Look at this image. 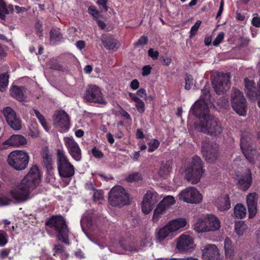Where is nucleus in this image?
I'll use <instances>...</instances> for the list:
<instances>
[{"label": "nucleus", "instance_id": "c85d7f7f", "mask_svg": "<svg viewBox=\"0 0 260 260\" xmlns=\"http://www.w3.org/2000/svg\"><path fill=\"white\" fill-rule=\"evenodd\" d=\"M224 248L226 257L233 258L234 256L235 247L232 241L228 237L224 240Z\"/></svg>", "mask_w": 260, "mask_h": 260}, {"label": "nucleus", "instance_id": "9d476101", "mask_svg": "<svg viewBox=\"0 0 260 260\" xmlns=\"http://www.w3.org/2000/svg\"><path fill=\"white\" fill-rule=\"evenodd\" d=\"M175 242L176 248L180 252H191L196 246L193 238L187 233L181 234L176 239Z\"/></svg>", "mask_w": 260, "mask_h": 260}, {"label": "nucleus", "instance_id": "58836bf2", "mask_svg": "<svg viewBox=\"0 0 260 260\" xmlns=\"http://www.w3.org/2000/svg\"><path fill=\"white\" fill-rule=\"evenodd\" d=\"M41 156L44 162H51L52 161V154L47 147H45L42 149Z\"/></svg>", "mask_w": 260, "mask_h": 260}, {"label": "nucleus", "instance_id": "423d86ee", "mask_svg": "<svg viewBox=\"0 0 260 260\" xmlns=\"http://www.w3.org/2000/svg\"><path fill=\"white\" fill-rule=\"evenodd\" d=\"M109 202L112 206H121L129 203V196L126 190L121 186H115L110 190Z\"/></svg>", "mask_w": 260, "mask_h": 260}, {"label": "nucleus", "instance_id": "a19ab883", "mask_svg": "<svg viewBox=\"0 0 260 260\" xmlns=\"http://www.w3.org/2000/svg\"><path fill=\"white\" fill-rule=\"evenodd\" d=\"M12 124L8 123V124L14 130H20L22 128L21 121L19 117L15 115V117L12 118L10 120Z\"/></svg>", "mask_w": 260, "mask_h": 260}, {"label": "nucleus", "instance_id": "6e6d98bb", "mask_svg": "<svg viewBox=\"0 0 260 260\" xmlns=\"http://www.w3.org/2000/svg\"><path fill=\"white\" fill-rule=\"evenodd\" d=\"M135 103L137 110L141 113H143L145 111L144 103L140 99Z\"/></svg>", "mask_w": 260, "mask_h": 260}, {"label": "nucleus", "instance_id": "4be33fe9", "mask_svg": "<svg viewBox=\"0 0 260 260\" xmlns=\"http://www.w3.org/2000/svg\"><path fill=\"white\" fill-rule=\"evenodd\" d=\"M26 143L27 140L24 136L20 135H13L6 140L3 143V145L12 147H20Z\"/></svg>", "mask_w": 260, "mask_h": 260}, {"label": "nucleus", "instance_id": "7c9ffc66", "mask_svg": "<svg viewBox=\"0 0 260 260\" xmlns=\"http://www.w3.org/2000/svg\"><path fill=\"white\" fill-rule=\"evenodd\" d=\"M167 210L159 203L156 206L153 211L152 220L153 222H157L165 213Z\"/></svg>", "mask_w": 260, "mask_h": 260}, {"label": "nucleus", "instance_id": "6ab92c4d", "mask_svg": "<svg viewBox=\"0 0 260 260\" xmlns=\"http://www.w3.org/2000/svg\"><path fill=\"white\" fill-rule=\"evenodd\" d=\"M202 256L204 260H215L218 257L219 253L216 246L213 244H207L201 247Z\"/></svg>", "mask_w": 260, "mask_h": 260}, {"label": "nucleus", "instance_id": "c9c22d12", "mask_svg": "<svg viewBox=\"0 0 260 260\" xmlns=\"http://www.w3.org/2000/svg\"><path fill=\"white\" fill-rule=\"evenodd\" d=\"M63 140L65 146L68 151H71L73 149H75L76 148L79 147L78 143L75 141L72 137H64Z\"/></svg>", "mask_w": 260, "mask_h": 260}, {"label": "nucleus", "instance_id": "de8ad7c7", "mask_svg": "<svg viewBox=\"0 0 260 260\" xmlns=\"http://www.w3.org/2000/svg\"><path fill=\"white\" fill-rule=\"evenodd\" d=\"M185 89L186 90H189L193 84V79L192 76L186 74L185 78Z\"/></svg>", "mask_w": 260, "mask_h": 260}, {"label": "nucleus", "instance_id": "aec40b11", "mask_svg": "<svg viewBox=\"0 0 260 260\" xmlns=\"http://www.w3.org/2000/svg\"><path fill=\"white\" fill-rule=\"evenodd\" d=\"M257 199L258 194L256 192L250 193L246 197V203L250 218L253 217L256 213Z\"/></svg>", "mask_w": 260, "mask_h": 260}, {"label": "nucleus", "instance_id": "dca6fc26", "mask_svg": "<svg viewBox=\"0 0 260 260\" xmlns=\"http://www.w3.org/2000/svg\"><path fill=\"white\" fill-rule=\"evenodd\" d=\"M238 179V185L242 190H246L251 185L252 176L249 169L243 170L236 174Z\"/></svg>", "mask_w": 260, "mask_h": 260}, {"label": "nucleus", "instance_id": "4468645a", "mask_svg": "<svg viewBox=\"0 0 260 260\" xmlns=\"http://www.w3.org/2000/svg\"><path fill=\"white\" fill-rule=\"evenodd\" d=\"M54 124L60 128L62 132L67 131L70 127V120L69 115L63 110L55 111L54 114Z\"/></svg>", "mask_w": 260, "mask_h": 260}, {"label": "nucleus", "instance_id": "bf43d9fd", "mask_svg": "<svg viewBox=\"0 0 260 260\" xmlns=\"http://www.w3.org/2000/svg\"><path fill=\"white\" fill-rule=\"evenodd\" d=\"M11 203V199L8 197H0V206L8 205Z\"/></svg>", "mask_w": 260, "mask_h": 260}, {"label": "nucleus", "instance_id": "20e7f679", "mask_svg": "<svg viewBox=\"0 0 260 260\" xmlns=\"http://www.w3.org/2000/svg\"><path fill=\"white\" fill-rule=\"evenodd\" d=\"M180 172L192 184L199 182L205 172L202 164H183Z\"/></svg>", "mask_w": 260, "mask_h": 260}, {"label": "nucleus", "instance_id": "f8f14e48", "mask_svg": "<svg viewBox=\"0 0 260 260\" xmlns=\"http://www.w3.org/2000/svg\"><path fill=\"white\" fill-rule=\"evenodd\" d=\"M159 199V195L155 191L148 190L144 195L141 203L142 212L145 214L150 213Z\"/></svg>", "mask_w": 260, "mask_h": 260}, {"label": "nucleus", "instance_id": "5701e85b", "mask_svg": "<svg viewBox=\"0 0 260 260\" xmlns=\"http://www.w3.org/2000/svg\"><path fill=\"white\" fill-rule=\"evenodd\" d=\"M208 232L218 230L220 228L219 219L213 214H208L206 216Z\"/></svg>", "mask_w": 260, "mask_h": 260}, {"label": "nucleus", "instance_id": "49530a36", "mask_svg": "<svg viewBox=\"0 0 260 260\" xmlns=\"http://www.w3.org/2000/svg\"><path fill=\"white\" fill-rule=\"evenodd\" d=\"M57 158L58 162H69L63 150L59 149L57 150Z\"/></svg>", "mask_w": 260, "mask_h": 260}, {"label": "nucleus", "instance_id": "603ef678", "mask_svg": "<svg viewBox=\"0 0 260 260\" xmlns=\"http://www.w3.org/2000/svg\"><path fill=\"white\" fill-rule=\"evenodd\" d=\"M159 142L156 140V139H154L153 140V141L152 142H150V143H148V151L149 152H152L154 150H155L159 145Z\"/></svg>", "mask_w": 260, "mask_h": 260}, {"label": "nucleus", "instance_id": "79ce46f5", "mask_svg": "<svg viewBox=\"0 0 260 260\" xmlns=\"http://www.w3.org/2000/svg\"><path fill=\"white\" fill-rule=\"evenodd\" d=\"M9 14V11L7 9L6 3L4 0H0V18L5 20L6 15Z\"/></svg>", "mask_w": 260, "mask_h": 260}, {"label": "nucleus", "instance_id": "2eb2a0df", "mask_svg": "<svg viewBox=\"0 0 260 260\" xmlns=\"http://www.w3.org/2000/svg\"><path fill=\"white\" fill-rule=\"evenodd\" d=\"M245 92L247 96L251 100L257 99L258 106L260 108V80L257 82L258 89L256 90L254 83L253 81L245 79Z\"/></svg>", "mask_w": 260, "mask_h": 260}, {"label": "nucleus", "instance_id": "bb28decb", "mask_svg": "<svg viewBox=\"0 0 260 260\" xmlns=\"http://www.w3.org/2000/svg\"><path fill=\"white\" fill-rule=\"evenodd\" d=\"M216 204L218 209L220 211L228 210L231 207L229 198L226 194L218 197L216 200Z\"/></svg>", "mask_w": 260, "mask_h": 260}, {"label": "nucleus", "instance_id": "1a4fd4ad", "mask_svg": "<svg viewBox=\"0 0 260 260\" xmlns=\"http://www.w3.org/2000/svg\"><path fill=\"white\" fill-rule=\"evenodd\" d=\"M231 105L234 110L241 116L246 114L247 105L243 93L237 88H233L231 95Z\"/></svg>", "mask_w": 260, "mask_h": 260}, {"label": "nucleus", "instance_id": "680f3d73", "mask_svg": "<svg viewBox=\"0 0 260 260\" xmlns=\"http://www.w3.org/2000/svg\"><path fill=\"white\" fill-rule=\"evenodd\" d=\"M92 155L96 158H102L103 156V152L97 149L96 147H94L91 150Z\"/></svg>", "mask_w": 260, "mask_h": 260}, {"label": "nucleus", "instance_id": "4c0bfd02", "mask_svg": "<svg viewBox=\"0 0 260 260\" xmlns=\"http://www.w3.org/2000/svg\"><path fill=\"white\" fill-rule=\"evenodd\" d=\"M234 214L237 218H244L246 214L245 207L242 204H237L234 208Z\"/></svg>", "mask_w": 260, "mask_h": 260}, {"label": "nucleus", "instance_id": "09e8293b", "mask_svg": "<svg viewBox=\"0 0 260 260\" xmlns=\"http://www.w3.org/2000/svg\"><path fill=\"white\" fill-rule=\"evenodd\" d=\"M170 171V167L168 164H162L159 171V174L160 176L167 175Z\"/></svg>", "mask_w": 260, "mask_h": 260}, {"label": "nucleus", "instance_id": "ddd939ff", "mask_svg": "<svg viewBox=\"0 0 260 260\" xmlns=\"http://www.w3.org/2000/svg\"><path fill=\"white\" fill-rule=\"evenodd\" d=\"M84 100L86 102H93L101 104H106L100 88L95 85H89L85 91Z\"/></svg>", "mask_w": 260, "mask_h": 260}, {"label": "nucleus", "instance_id": "69168bd1", "mask_svg": "<svg viewBox=\"0 0 260 260\" xmlns=\"http://www.w3.org/2000/svg\"><path fill=\"white\" fill-rule=\"evenodd\" d=\"M54 255H55L57 254H61L63 253L64 249V248L60 245H54Z\"/></svg>", "mask_w": 260, "mask_h": 260}, {"label": "nucleus", "instance_id": "338daca9", "mask_svg": "<svg viewBox=\"0 0 260 260\" xmlns=\"http://www.w3.org/2000/svg\"><path fill=\"white\" fill-rule=\"evenodd\" d=\"M151 67L149 65L145 66L142 68V74L144 76H148L150 74Z\"/></svg>", "mask_w": 260, "mask_h": 260}, {"label": "nucleus", "instance_id": "a18cd8bd", "mask_svg": "<svg viewBox=\"0 0 260 260\" xmlns=\"http://www.w3.org/2000/svg\"><path fill=\"white\" fill-rule=\"evenodd\" d=\"M69 152L75 160L78 161L81 160V151L79 147L69 151Z\"/></svg>", "mask_w": 260, "mask_h": 260}, {"label": "nucleus", "instance_id": "864d4df0", "mask_svg": "<svg viewBox=\"0 0 260 260\" xmlns=\"http://www.w3.org/2000/svg\"><path fill=\"white\" fill-rule=\"evenodd\" d=\"M201 23L202 22L200 20H197L195 24L191 27L190 31V38L196 34L200 26L201 25Z\"/></svg>", "mask_w": 260, "mask_h": 260}, {"label": "nucleus", "instance_id": "13d9d810", "mask_svg": "<svg viewBox=\"0 0 260 260\" xmlns=\"http://www.w3.org/2000/svg\"><path fill=\"white\" fill-rule=\"evenodd\" d=\"M12 168L17 171L25 169L27 167V164H9Z\"/></svg>", "mask_w": 260, "mask_h": 260}, {"label": "nucleus", "instance_id": "f03ea898", "mask_svg": "<svg viewBox=\"0 0 260 260\" xmlns=\"http://www.w3.org/2000/svg\"><path fill=\"white\" fill-rule=\"evenodd\" d=\"M193 126L198 132L214 138L219 137L223 131L221 122L212 115L205 116L204 119L194 122Z\"/></svg>", "mask_w": 260, "mask_h": 260}, {"label": "nucleus", "instance_id": "37998d69", "mask_svg": "<svg viewBox=\"0 0 260 260\" xmlns=\"http://www.w3.org/2000/svg\"><path fill=\"white\" fill-rule=\"evenodd\" d=\"M120 247H121L125 251H133L136 250V248L133 243H130L129 241L122 240L119 243Z\"/></svg>", "mask_w": 260, "mask_h": 260}, {"label": "nucleus", "instance_id": "a211bd4d", "mask_svg": "<svg viewBox=\"0 0 260 260\" xmlns=\"http://www.w3.org/2000/svg\"><path fill=\"white\" fill-rule=\"evenodd\" d=\"M168 223L176 236L189 226L186 219L183 217L171 220Z\"/></svg>", "mask_w": 260, "mask_h": 260}, {"label": "nucleus", "instance_id": "6e6552de", "mask_svg": "<svg viewBox=\"0 0 260 260\" xmlns=\"http://www.w3.org/2000/svg\"><path fill=\"white\" fill-rule=\"evenodd\" d=\"M46 224L53 228L58 233V238L66 244H69L68 230L64 218L61 216L53 217L47 221Z\"/></svg>", "mask_w": 260, "mask_h": 260}, {"label": "nucleus", "instance_id": "8fccbe9b", "mask_svg": "<svg viewBox=\"0 0 260 260\" xmlns=\"http://www.w3.org/2000/svg\"><path fill=\"white\" fill-rule=\"evenodd\" d=\"M142 177L141 175L138 173H134L133 174L130 175L127 178L126 180L128 182H136L141 180Z\"/></svg>", "mask_w": 260, "mask_h": 260}, {"label": "nucleus", "instance_id": "5fc2aeb1", "mask_svg": "<svg viewBox=\"0 0 260 260\" xmlns=\"http://www.w3.org/2000/svg\"><path fill=\"white\" fill-rule=\"evenodd\" d=\"M148 43V38L146 36H143L134 44L135 47L144 46Z\"/></svg>", "mask_w": 260, "mask_h": 260}, {"label": "nucleus", "instance_id": "e2e57ef3", "mask_svg": "<svg viewBox=\"0 0 260 260\" xmlns=\"http://www.w3.org/2000/svg\"><path fill=\"white\" fill-rule=\"evenodd\" d=\"M148 55L153 59H156L158 58L159 53L157 51H154L153 49L150 48L148 50Z\"/></svg>", "mask_w": 260, "mask_h": 260}, {"label": "nucleus", "instance_id": "f257e3e1", "mask_svg": "<svg viewBox=\"0 0 260 260\" xmlns=\"http://www.w3.org/2000/svg\"><path fill=\"white\" fill-rule=\"evenodd\" d=\"M40 176L38 168L36 166H33L21 182L12 186L9 190V198L11 199V202L12 200L17 202L27 200L29 198L31 190L40 183Z\"/></svg>", "mask_w": 260, "mask_h": 260}, {"label": "nucleus", "instance_id": "3c124183", "mask_svg": "<svg viewBox=\"0 0 260 260\" xmlns=\"http://www.w3.org/2000/svg\"><path fill=\"white\" fill-rule=\"evenodd\" d=\"M7 242V234L4 231L0 230V247L5 246Z\"/></svg>", "mask_w": 260, "mask_h": 260}, {"label": "nucleus", "instance_id": "393cba45", "mask_svg": "<svg viewBox=\"0 0 260 260\" xmlns=\"http://www.w3.org/2000/svg\"><path fill=\"white\" fill-rule=\"evenodd\" d=\"M25 92V90L24 87L13 86L10 89L11 96L20 102L25 101L26 97L24 95Z\"/></svg>", "mask_w": 260, "mask_h": 260}, {"label": "nucleus", "instance_id": "052dcab7", "mask_svg": "<svg viewBox=\"0 0 260 260\" xmlns=\"http://www.w3.org/2000/svg\"><path fill=\"white\" fill-rule=\"evenodd\" d=\"M90 240L98 245L101 249H103L105 247L108 246V243L104 239H98L96 241H93L92 240Z\"/></svg>", "mask_w": 260, "mask_h": 260}, {"label": "nucleus", "instance_id": "c756f323", "mask_svg": "<svg viewBox=\"0 0 260 260\" xmlns=\"http://www.w3.org/2000/svg\"><path fill=\"white\" fill-rule=\"evenodd\" d=\"M193 229L198 233L208 232L206 217H204V218H199L194 223Z\"/></svg>", "mask_w": 260, "mask_h": 260}, {"label": "nucleus", "instance_id": "774afa93", "mask_svg": "<svg viewBox=\"0 0 260 260\" xmlns=\"http://www.w3.org/2000/svg\"><path fill=\"white\" fill-rule=\"evenodd\" d=\"M251 23L253 26L256 27H260V17L257 16L253 17Z\"/></svg>", "mask_w": 260, "mask_h": 260}, {"label": "nucleus", "instance_id": "4d7b16f0", "mask_svg": "<svg viewBox=\"0 0 260 260\" xmlns=\"http://www.w3.org/2000/svg\"><path fill=\"white\" fill-rule=\"evenodd\" d=\"M224 37V34L223 32H219L216 38L213 41V45L215 46H218L223 40Z\"/></svg>", "mask_w": 260, "mask_h": 260}, {"label": "nucleus", "instance_id": "ea45409f", "mask_svg": "<svg viewBox=\"0 0 260 260\" xmlns=\"http://www.w3.org/2000/svg\"><path fill=\"white\" fill-rule=\"evenodd\" d=\"M9 82V75L8 73L1 74L0 75V91L5 90Z\"/></svg>", "mask_w": 260, "mask_h": 260}, {"label": "nucleus", "instance_id": "412c9836", "mask_svg": "<svg viewBox=\"0 0 260 260\" xmlns=\"http://www.w3.org/2000/svg\"><path fill=\"white\" fill-rule=\"evenodd\" d=\"M28 154L23 151L16 150L11 152L8 157V162H28Z\"/></svg>", "mask_w": 260, "mask_h": 260}, {"label": "nucleus", "instance_id": "f704fd0d", "mask_svg": "<svg viewBox=\"0 0 260 260\" xmlns=\"http://www.w3.org/2000/svg\"><path fill=\"white\" fill-rule=\"evenodd\" d=\"M175 200L172 196H167L163 198L159 203L166 209L171 208L175 203Z\"/></svg>", "mask_w": 260, "mask_h": 260}, {"label": "nucleus", "instance_id": "0e129e2a", "mask_svg": "<svg viewBox=\"0 0 260 260\" xmlns=\"http://www.w3.org/2000/svg\"><path fill=\"white\" fill-rule=\"evenodd\" d=\"M94 200H101L103 199V192L102 190H96L93 194Z\"/></svg>", "mask_w": 260, "mask_h": 260}, {"label": "nucleus", "instance_id": "cd10ccee", "mask_svg": "<svg viewBox=\"0 0 260 260\" xmlns=\"http://www.w3.org/2000/svg\"><path fill=\"white\" fill-rule=\"evenodd\" d=\"M101 41L104 47L108 50H113L117 45V40L111 35L103 37Z\"/></svg>", "mask_w": 260, "mask_h": 260}, {"label": "nucleus", "instance_id": "72a5a7b5", "mask_svg": "<svg viewBox=\"0 0 260 260\" xmlns=\"http://www.w3.org/2000/svg\"><path fill=\"white\" fill-rule=\"evenodd\" d=\"M203 157L206 161H213L216 157V150L214 149L213 152L203 148L202 150Z\"/></svg>", "mask_w": 260, "mask_h": 260}, {"label": "nucleus", "instance_id": "39448f33", "mask_svg": "<svg viewBox=\"0 0 260 260\" xmlns=\"http://www.w3.org/2000/svg\"><path fill=\"white\" fill-rule=\"evenodd\" d=\"M211 80L214 91L217 94H224L230 88V74L215 72L211 74Z\"/></svg>", "mask_w": 260, "mask_h": 260}, {"label": "nucleus", "instance_id": "e433bc0d", "mask_svg": "<svg viewBox=\"0 0 260 260\" xmlns=\"http://www.w3.org/2000/svg\"><path fill=\"white\" fill-rule=\"evenodd\" d=\"M3 113L7 123L12 124L10 120L15 117L16 115L15 111L10 107H7L4 108Z\"/></svg>", "mask_w": 260, "mask_h": 260}, {"label": "nucleus", "instance_id": "f3484780", "mask_svg": "<svg viewBox=\"0 0 260 260\" xmlns=\"http://www.w3.org/2000/svg\"><path fill=\"white\" fill-rule=\"evenodd\" d=\"M176 236L170 225L167 223L165 226L158 229L156 232V240L161 243L165 240H170Z\"/></svg>", "mask_w": 260, "mask_h": 260}, {"label": "nucleus", "instance_id": "2f4dec72", "mask_svg": "<svg viewBox=\"0 0 260 260\" xmlns=\"http://www.w3.org/2000/svg\"><path fill=\"white\" fill-rule=\"evenodd\" d=\"M62 35L60 31L56 29H51L50 31V41L53 45H56L61 41Z\"/></svg>", "mask_w": 260, "mask_h": 260}, {"label": "nucleus", "instance_id": "a878e982", "mask_svg": "<svg viewBox=\"0 0 260 260\" xmlns=\"http://www.w3.org/2000/svg\"><path fill=\"white\" fill-rule=\"evenodd\" d=\"M81 226L83 230L85 227L89 230H92L93 229V217H92L90 211L86 212L83 215L81 219Z\"/></svg>", "mask_w": 260, "mask_h": 260}, {"label": "nucleus", "instance_id": "c03bdc74", "mask_svg": "<svg viewBox=\"0 0 260 260\" xmlns=\"http://www.w3.org/2000/svg\"><path fill=\"white\" fill-rule=\"evenodd\" d=\"M34 111L42 126L45 130L48 131V127L45 117L38 110L34 109Z\"/></svg>", "mask_w": 260, "mask_h": 260}, {"label": "nucleus", "instance_id": "7ed1b4c3", "mask_svg": "<svg viewBox=\"0 0 260 260\" xmlns=\"http://www.w3.org/2000/svg\"><path fill=\"white\" fill-rule=\"evenodd\" d=\"M202 94L201 98L192 106L190 112L196 117H202L204 119L208 113L207 102L210 101L209 86L206 85L202 90Z\"/></svg>", "mask_w": 260, "mask_h": 260}, {"label": "nucleus", "instance_id": "0eeeda50", "mask_svg": "<svg viewBox=\"0 0 260 260\" xmlns=\"http://www.w3.org/2000/svg\"><path fill=\"white\" fill-rule=\"evenodd\" d=\"M240 147L244 156L250 162L258 154L256 145L252 141L251 134L248 132L242 133L240 139Z\"/></svg>", "mask_w": 260, "mask_h": 260}, {"label": "nucleus", "instance_id": "473e14b6", "mask_svg": "<svg viewBox=\"0 0 260 260\" xmlns=\"http://www.w3.org/2000/svg\"><path fill=\"white\" fill-rule=\"evenodd\" d=\"M248 226L243 221H240L236 222L235 225V231L236 233L239 236H243L246 232Z\"/></svg>", "mask_w": 260, "mask_h": 260}, {"label": "nucleus", "instance_id": "b1692460", "mask_svg": "<svg viewBox=\"0 0 260 260\" xmlns=\"http://www.w3.org/2000/svg\"><path fill=\"white\" fill-rule=\"evenodd\" d=\"M58 170L60 175L63 177H69L74 174V168L71 164H58Z\"/></svg>", "mask_w": 260, "mask_h": 260}, {"label": "nucleus", "instance_id": "9b49d317", "mask_svg": "<svg viewBox=\"0 0 260 260\" xmlns=\"http://www.w3.org/2000/svg\"><path fill=\"white\" fill-rule=\"evenodd\" d=\"M179 200L190 204L200 203L202 200V196L194 187H189L182 190L178 195Z\"/></svg>", "mask_w": 260, "mask_h": 260}]
</instances>
